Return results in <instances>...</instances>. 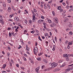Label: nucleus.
I'll list each match as a JSON object with an SVG mask.
<instances>
[{
  "mask_svg": "<svg viewBox=\"0 0 73 73\" xmlns=\"http://www.w3.org/2000/svg\"><path fill=\"white\" fill-rule=\"evenodd\" d=\"M58 65V64L55 62H53L51 64L50 68L52 69L56 67V66Z\"/></svg>",
  "mask_w": 73,
  "mask_h": 73,
  "instance_id": "f257e3e1",
  "label": "nucleus"
},
{
  "mask_svg": "<svg viewBox=\"0 0 73 73\" xmlns=\"http://www.w3.org/2000/svg\"><path fill=\"white\" fill-rule=\"evenodd\" d=\"M34 52L35 54H36V53H38V48L37 47H35L34 50Z\"/></svg>",
  "mask_w": 73,
  "mask_h": 73,
  "instance_id": "f03ea898",
  "label": "nucleus"
},
{
  "mask_svg": "<svg viewBox=\"0 0 73 73\" xmlns=\"http://www.w3.org/2000/svg\"><path fill=\"white\" fill-rule=\"evenodd\" d=\"M73 66H71L70 67L68 68L67 69H66L65 70V71L66 72H68L69 71H70V70H73Z\"/></svg>",
  "mask_w": 73,
  "mask_h": 73,
  "instance_id": "7ed1b4c3",
  "label": "nucleus"
},
{
  "mask_svg": "<svg viewBox=\"0 0 73 73\" xmlns=\"http://www.w3.org/2000/svg\"><path fill=\"white\" fill-rule=\"evenodd\" d=\"M53 20L55 23H58V20L57 18H54L53 19Z\"/></svg>",
  "mask_w": 73,
  "mask_h": 73,
  "instance_id": "20e7f679",
  "label": "nucleus"
},
{
  "mask_svg": "<svg viewBox=\"0 0 73 73\" xmlns=\"http://www.w3.org/2000/svg\"><path fill=\"white\" fill-rule=\"evenodd\" d=\"M6 66L7 64H4L1 67V68L3 69V70L5 69V67H6Z\"/></svg>",
  "mask_w": 73,
  "mask_h": 73,
  "instance_id": "39448f33",
  "label": "nucleus"
},
{
  "mask_svg": "<svg viewBox=\"0 0 73 73\" xmlns=\"http://www.w3.org/2000/svg\"><path fill=\"white\" fill-rule=\"evenodd\" d=\"M43 21H44L43 20L40 19L38 21V23H39V24H42V23H43Z\"/></svg>",
  "mask_w": 73,
  "mask_h": 73,
  "instance_id": "423d86ee",
  "label": "nucleus"
},
{
  "mask_svg": "<svg viewBox=\"0 0 73 73\" xmlns=\"http://www.w3.org/2000/svg\"><path fill=\"white\" fill-rule=\"evenodd\" d=\"M0 23L2 24L3 25L4 24V22L3 21V20L1 19H0Z\"/></svg>",
  "mask_w": 73,
  "mask_h": 73,
  "instance_id": "0eeeda50",
  "label": "nucleus"
},
{
  "mask_svg": "<svg viewBox=\"0 0 73 73\" xmlns=\"http://www.w3.org/2000/svg\"><path fill=\"white\" fill-rule=\"evenodd\" d=\"M40 69V66L36 68L35 69V71L37 73H38V70L39 69Z\"/></svg>",
  "mask_w": 73,
  "mask_h": 73,
  "instance_id": "6e6552de",
  "label": "nucleus"
},
{
  "mask_svg": "<svg viewBox=\"0 0 73 73\" xmlns=\"http://www.w3.org/2000/svg\"><path fill=\"white\" fill-rule=\"evenodd\" d=\"M33 22H35L36 20V19L35 18V16L33 15Z\"/></svg>",
  "mask_w": 73,
  "mask_h": 73,
  "instance_id": "1a4fd4ad",
  "label": "nucleus"
},
{
  "mask_svg": "<svg viewBox=\"0 0 73 73\" xmlns=\"http://www.w3.org/2000/svg\"><path fill=\"white\" fill-rule=\"evenodd\" d=\"M14 20L15 21H18L19 20V18L17 17H15L14 18Z\"/></svg>",
  "mask_w": 73,
  "mask_h": 73,
  "instance_id": "9d476101",
  "label": "nucleus"
},
{
  "mask_svg": "<svg viewBox=\"0 0 73 73\" xmlns=\"http://www.w3.org/2000/svg\"><path fill=\"white\" fill-rule=\"evenodd\" d=\"M7 11L8 12H11V7H9L8 8V9H7Z\"/></svg>",
  "mask_w": 73,
  "mask_h": 73,
  "instance_id": "9b49d317",
  "label": "nucleus"
},
{
  "mask_svg": "<svg viewBox=\"0 0 73 73\" xmlns=\"http://www.w3.org/2000/svg\"><path fill=\"white\" fill-rule=\"evenodd\" d=\"M66 65V63H64L63 64L62 66H60V68H62V67H64V66H65Z\"/></svg>",
  "mask_w": 73,
  "mask_h": 73,
  "instance_id": "f8f14e48",
  "label": "nucleus"
},
{
  "mask_svg": "<svg viewBox=\"0 0 73 73\" xmlns=\"http://www.w3.org/2000/svg\"><path fill=\"white\" fill-rule=\"evenodd\" d=\"M58 69L56 68L53 70V72H57V71H58Z\"/></svg>",
  "mask_w": 73,
  "mask_h": 73,
  "instance_id": "ddd939ff",
  "label": "nucleus"
},
{
  "mask_svg": "<svg viewBox=\"0 0 73 73\" xmlns=\"http://www.w3.org/2000/svg\"><path fill=\"white\" fill-rule=\"evenodd\" d=\"M64 57H68V55L67 54H64L63 55Z\"/></svg>",
  "mask_w": 73,
  "mask_h": 73,
  "instance_id": "4468645a",
  "label": "nucleus"
},
{
  "mask_svg": "<svg viewBox=\"0 0 73 73\" xmlns=\"http://www.w3.org/2000/svg\"><path fill=\"white\" fill-rule=\"evenodd\" d=\"M36 60H38V61H41V58L40 57H39L37 58H36Z\"/></svg>",
  "mask_w": 73,
  "mask_h": 73,
  "instance_id": "2eb2a0df",
  "label": "nucleus"
},
{
  "mask_svg": "<svg viewBox=\"0 0 73 73\" xmlns=\"http://www.w3.org/2000/svg\"><path fill=\"white\" fill-rule=\"evenodd\" d=\"M43 62H46V63H47L48 62V61H46V60L45 59H43Z\"/></svg>",
  "mask_w": 73,
  "mask_h": 73,
  "instance_id": "dca6fc26",
  "label": "nucleus"
},
{
  "mask_svg": "<svg viewBox=\"0 0 73 73\" xmlns=\"http://www.w3.org/2000/svg\"><path fill=\"white\" fill-rule=\"evenodd\" d=\"M55 48H56V46L54 45L53 46V48L52 49V50L53 51H54L55 50Z\"/></svg>",
  "mask_w": 73,
  "mask_h": 73,
  "instance_id": "f3484780",
  "label": "nucleus"
},
{
  "mask_svg": "<svg viewBox=\"0 0 73 73\" xmlns=\"http://www.w3.org/2000/svg\"><path fill=\"white\" fill-rule=\"evenodd\" d=\"M42 54H43V53L40 52L38 54V56H41V55H42Z\"/></svg>",
  "mask_w": 73,
  "mask_h": 73,
  "instance_id": "a211bd4d",
  "label": "nucleus"
},
{
  "mask_svg": "<svg viewBox=\"0 0 73 73\" xmlns=\"http://www.w3.org/2000/svg\"><path fill=\"white\" fill-rule=\"evenodd\" d=\"M3 5L4 7H6V5L5 4V3H3Z\"/></svg>",
  "mask_w": 73,
  "mask_h": 73,
  "instance_id": "6ab92c4d",
  "label": "nucleus"
},
{
  "mask_svg": "<svg viewBox=\"0 0 73 73\" xmlns=\"http://www.w3.org/2000/svg\"><path fill=\"white\" fill-rule=\"evenodd\" d=\"M69 34L70 35H73V33L72 31H70L69 33Z\"/></svg>",
  "mask_w": 73,
  "mask_h": 73,
  "instance_id": "aec40b11",
  "label": "nucleus"
},
{
  "mask_svg": "<svg viewBox=\"0 0 73 73\" xmlns=\"http://www.w3.org/2000/svg\"><path fill=\"white\" fill-rule=\"evenodd\" d=\"M13 14L10 15L9 16V17L10 18H12V17H13Z\"/></svg>",
  "mask_w": 73,
  "mask_h": 73,
  "instance_id": "412c9836",
  "label": "nucleus"
},
{
  "mask_svg": "<svg viewBox=\"0 0 73 73\" xmlns=\"http://www.w3.org/2000/svg\"><path fill=\"white\" fill-rule=\"evenodd\" d=\"M48 23H52V21L50 20H47Z\"/></svg>",
  "mask_w": 73,
  "mask_h": 73,
  "instance_id": "4be33fe9",
  "label": "nucleus"
},
{
  "mask_svg": "<svg viewBox=\"0 0 73 73\" xmlns=\"http://www.w3.org/2000/svg\"><path fill=\"white\" fill-rule=\"evenodd\" d=\"M47 6L48 9H50V5H49L48 4L47 5Z\"/></svg>",
  "mask_w": 73,
  "mask_h": 73,
  "instance_id": "5701e85b",
  "label": "nucleus"
},
{
  "mask_svg": "<svg viewBox=\"0 0 73 73\" xmlns=\"http://www.w3.org/2000/svg\"><path fill=\"white\" fill-rule=\"evenodd\" d=\"M68 45H72V42H69L68 43Z\"/></svg>",
  "mask_w": 73,
  "mask_h": 73,
  "instance_id": "b1692460",
  "label": "nucleus"
},
{
  "mask_svg": "<svg viewBox=\"0 0 73 73\" xmlns=\"http://www.w3.org/2000/svg\"><path fill=\"white\" fill-rule=\"evenodd\" d=\"M54 38L56 42H57V37H56V36Z\"/></svg>",
  "mask_w": 73,
  "mask_h": 73,
  "instance_id": "393cba45",
  "label": "nucleus"
},
{
  "mask_svg": "<svg viewBox=\"0 0 73 73\" xmlns=\"http://www.w3.org/2000/svg\"><path fill=\"white\" fill-rule=\"evenodd\" d=\"M48 35V33H45V37H46V36H47Z\"/></svg>",
  "mask_w": 73,
  "mask_h": 73,
  "instance_id": "a878e982",
  "label": "nucleus"
},
{
  "mask_svg": "<svg viewBox=\"0 0 73 73\" xmlns=\"http://www.w3.org/2000/svg\"><path fill=\"white\" fill-rule=\"evenodd\" d=\"M39 35V34H35L34 36H38Z\"/></svg>",
  "mask_w": 73,
  "mask_h": 73,
  "instance_id": "bb28decb",
  "label": "nucleus"
},
{
  "mask_svg": "<svg viewBox=\"0 0 73 73\" xmlns=\"http://www.w3.org/2000/svg\"><path fill=\"white\" fill-rule=\"evenodd\" d=\"M66 60H67V61H69V58L67 57L66 58Z\"/></svg>",
  "mask_w": 73,
  "mask_h": 73,
  "instance_id": "cd10ccee",
  "label": "nucleus"
},
{
  "mask_svg": "<svg viewBox=\"0 0 73 73\" xmlns=\"http://www.w3.org/2000/svg\"><path fill=\"white\" fill-rule=\"evenodd\" d=\"M73 11V9H69L68 11L69 12H70L71 11Z\"/></svg>",
  "mask_w": 73,
  "mask_h": 73,
  "instance_id": "c85d7f7f",
  "label": "nucleus"
},
{
  "mask_svg": "<svg viewBox=\"0 0 73 73\" xmlns=\"http://www.w3.org/2000/svg\"><path fill=\"white\" fill-rule=\"evenodd\" d=\"M38 38L39 40L40 41H42V39H41V38H40V36H38Z\"/></svg>",
  "mask_w": 73,
  "mask_h": 73,
  "instance_id": "c756f323",
  "label": "nucleus"
},
{
  "mask_svg": "<svg viewBox=\"0 0 73 73\" xmlns=\"http://www.w3.org/2000/svg\"><path fill=\"white\" fill-rule=\"evenodd\" d=\"M52 13L53 16H55V14L54 13V11H52Z\"/></svg>",
  "mask_w": 73,
  "mask_h": 73,
  "instance_id": "7c9ffc66",
  "label": "nucleus"
},
{
  "mask_svg": "<svg viewBox=\"0 0 73 73\" xmlns=\"http://www.w3.org/2000/svg\"><path fill=\"white\" fill-rule=\"evenodd\" d=\"M35 31H31V33H35Z\"/></svg>",
  "mask_w": 73,
  "mask_h": 73,
  "instance_id": "2f4dec72",
  "label": "nucleus"
},
{
  "mask_svg": "<svg viewBox=\"0 0 73 73\" xmlns=\"http://www.w3.org/2000/svg\"><path fill=\"white\" fill-rule=\"evenodd\" d=\"M7 2L9 3H11V0H7Z\"/></svg>",
  "mask_w": 73,
  "mask_h": 73,
  "instance_id": "473e14b6",
  "label": "nucleus"
},
{
  "mask_svg": "<svg viewBox=\"0 0 73 73\" xmlns=\"http://www.w3.org/2000/svg\"><path fill=\"white\" fill-rule=\"evenodd\" d=\"M50 26L51 27H52V28H53V23L50 25Z\"/></svg>",
  "mask_w": 73,
  "mask_h": 73,
  "instance_id": "72a5a7b5",
  "label": "nucleus"
},
{
  "mask_svg": "<svg viewBox=\"0 0 73 73\" xmlns=\"http://www.w3.org/2000/svg\"><path fill=\"white\" fill-rule=\"evenodd\" d=\"M20 68L23 70H24V69H25V68L23 67H21Z\"/></svg>",
  "mask_w": 73,
  "mask_h": 73,
  "instance_id": "f704fd0d",
  "label": "nucleus"
},
{
  "mask_svg": "<svg viewBox=\"0 0 73 73\" xmlns=\"http://www.w3.org/2000/svg\"><path fill=\"white\" fill-rule=\"evenodd\" d=\"M9 37H11V36H12V34H11V33H9Z\"/></svg>",
  "mask_w": 73,
  "mask_h": 73,
  "instance_id": "c9c22d12",
  "label": "nucleus"
},
{
  "mask_svg": "<svg viewBox=\"0 0 73 73\" xmlns=\"http://www.w3.org/2000/svg\"><path fill=\"white\" fill-rule=\"evenodd\" d=\"M61 9V7L60 6H59L58 7V10H60Z\"/></svg>",
  "mask_w": 73,
  "mask_h": 73,
  "instance_id": "e433bc0d",
  "label": "nucleus"
},
{
  "mask_svg": "<svg viewBox=\"0 0 73 73\" xmlns=\"http://www.w3.org/2000/svg\"><path fill=\"white\" fill-rule=\"evenodd\" d=\"M69 56H71V57H73V54H70L68 55Z\"/></svg>",
  "mask_w": 73,
  "mask_h": 73,
  "instance_id": "4c0bfd02",
  "label": "nucleus"
},
{
  "mask_svg": "<svg viewBox=\"0 0 73 73\" xmlns=\"http://www.w3.org/2000/svg\"><path fill=\"white\" fill-rule=\"evenodd\" d=\"M23 58L24 59V61H27V59L25 58L24 57H23Z\"/></svg>",
  "mask_w": 73,
  "mask_h": 73,
  "instance_id": "58836bf2",
  "label": "nucleus"
},
{
  "mask_svg": "<svg viewBox=\"0 0 73 73\" xmlns=\"http://www.w3.org/2000/svg\"><path fill=\"white\" fill-rule=\"evenodd\" d=\"M29 22L30 24H32V21L31 20H29Z\"/></svg>",
  "mask_w": 73,
  "mask_h": 73,
  "instance_id": "ea45409f",
  "label": "nucleus"
},
{
  "mask_svg": "<svg viewBox=\"0 0 73 73\" xmlns=\"http://www.w3.org/2000/svg\"><path fill=\"white\" fill-rule=\"evenodd\" d=\"M9 64H10V66H11V67L12 66V63H11V62H10Z\"/></svg>",
  "mask_w": 73,
  "mask_h": 73,
  "instance_id": "a19ab883",
  "label": "nucleus"
},
{
  "mask_svg": "<svg viewBox=\"0 0 73 73\" xmlns=\"http://www.w3.org/2000/svg\"><path fill=\"white\" fill-rule=\"evenodd\" d=\"M68 26L69 27H72V24H70Z\"/></svg>",
  "mask_w": 73,
  "mask_h": 73,
  "instance_id": "79ce46f5",
  "label": "nucleus"
},
{
  "mask_svg": "<svg viewBox=\"0 0 73 73\" xmlns=\"http://www.w3.org/2000/svg\"><path fill=\"white\" fill-rule=\"evenodd\" d=\"M25 32H27V30H25L24 31V34H25Z\"/></svg>",
  "mask_w": 73,
  "mask_h": 73,
  "instance_id": "37998d69",
  "label": "nucleus"
},
{
  "mask_svg": "<svg viewBox=\"0 0 73 73\" xmlns=\"http://www.w3.org/2000/svg\"><path fill=\"white\" fill-rule=\"evenodd\" d=\"M16 66L17 67H19V65L18 64H16Z\"/></svg>",
  "mask_w": 73,
  "mask_h": 73,
  "instance_id": "c03bdc74",
  "label": "nucleus"
},
{
  "mask_svg": "<svg viewBox=\"0 0 73 73\" xmlns=\"http://www.w3.org/2000/svg\"><path fill=\"white\" fill-rule=\"evenodd\" d=\"M58 62L59 63H61V62H62V60H60Z\"/></svg>",
  "mask_w": 73,
  "mask_h": 73,
  "instance_id": "a18cd8bd",
  "label": "nucleus"
},
{
  "mask_svg": "<svg viewBox=\"0 0 73 73\" xmlns=\"http://www.w3.org/2000/svg\"><path fill=\"white\" fill-rule=\"evenodd\" d=\"M2 73H6V71H2Z\"/></svg>",
  "mask_w": 73,
  "mask_h": 73,
  "instance_id": "49530a36",
  "label": "nucleus"
},
{
  "mask_svg": "<svg viewBox=\"0 0 73 73\" xmlns=\"http://www.w3.org/2000/svg\"><path fill=\"white\" fill-rule=\"evenodd\" d=\"M45 67V66L43 65L42 66V69H44V68Z\"/></svg>",
  "mask_w": 73,
  "mask_h": 73,
  "instance_id": "de8ad7c7",
  "label": "nucleus"
},
{
  "mask_svg": "<svg viewBox=\"0 0 73 73\" xmlns=\"http://www.w3.org/2000/svg\"><path fill=\"white\" fill-rule=\"evenodd\" d=\"M44 9H47V7L45 6V5H44Z\"/></svg>",
  "mask_w": 73,
  "mask_h": 73,
  "instance_id": "09e8293b",
  "label": "nucleus"
},
{
  "mask_svg": "<svg viewBox=\"0 0 73 73\" xmlns=\"http://www.w3.org/2000/svg\"><path fill=\"white\" fill-rule=\"evenodd\" d=\"M41 18L42 19H44V17L43 16H41Z\"/></svg>",
  "mask_w": 73,
  "mask_h": 73,
  "instance_id": "8fccbe9b",
  "label": "nucleus"
},
{
  "mask_svg": "<svg viewBox=\"0 0 73 73\" xmlns=\"http://www.w3.org/2000/svg\"><path fill=\"white\" fill-rule=\"evenodd\" d=\"M62 4L63 5H64V6H65V5H66V4H65V3L63 2L62 3Z\"/></svg>",
  "mask_w": 73,
  "mask_h": 73,
  "instance_id": "3c124183",
  "label": "nucleus"
},
{
  "mask_svg": "<svg viewBox=\"0 0 73 73\" xmlns=\"http://www.w3.org/2000/svg\"><path fill=\"white\" fill-rule=\"evenodd\" d=\"M8 49H9V50H11V47H9L8 48Z\"/></svg>",
  "mask_w": 73,
  "mask_h": 73,
  "instance_id": "603ef678",
  "label": "nucleus"
},
{
  "mask_svg": "<svg viewBox=\"0 0 73 73\" xmlns=\"http://www.w3.org/2000/svg\"><path fill=\"white\" fill-rule=\"evenodd\" d=\"M21 12V11L20 10H19L18 12V13H20Z\"/></svg>",
  "mask_w": 73,
  "mask_h": 73,
  "instance_id": "864d4df0",
  "label": "nucleus"
},
{
  "mask_svg": "<svg viewBox=\"0 0 73 73\" xmlns=\"http://www.w3.org/2000/svg\"><path fill=\"white\" fill-rule=\"evenodd\" d=\"M24 55L25 56V57H27V54H24Z\"/></svg>",
  "mask_w": 73,
  "mask_h": 73,
  "instance_id": "5fc2aeb1",
  "label": "nucleus"
},
{
  "mask_svg": "<svg viewBox=\"0 0 73 73\" xmlns=\"http://www.w3.org/2000/svg\"><path fill=\"white\" fill-rule=\"evenodd\" d=\"M25 22L26 24H27V20H25Z\"/></svg>",
  "mask_w": 73,
  "mask_h": 73,
  "instance_id": "6e6d98bb",
  "label": "nucleus"
},
{
  "mask_svg": "<svg viewBox=\"0 0 73 73\" xmlns=\"http://www.w3.org/2000/svg\"><path fill=\"white\" fill-rule=\"evenodd\" d=\"M53 27H55L56 25L55 23H53Z\"/></svg>",
  "mask_w": 73,
  "mask_h": 73,
  "instance_id": "4d7b16f0",
  "label": "nucleus"
},
{
  "mask_svg": "<svg viewBox=\"0 0 73 73\" xmlns=\"http://www.w3.org/2000/svg\"><path fill=\"white\" fill-rule=\"evenodd\" d=\"M17 29H15V31L16 32H18V30H17Z\"/></svg>",
  "mask_w": 73,
  "mask_h": 73,
  "instance_id": "13d9d810",
  "label": "nucleus"
},
{
  "mask_svg": "<svg viewBox=\"0 0 73 73\" xmlns=\"http://www.w3.org/2000/svg\"><path fill=\"white\" fill-rule=\"evenodd\" d=\"M54 30H55V31H56V33H57V32H58L57 29H55Z\"/></svg>",
  "mask_w": 73,
  "mask_h": 73,
  "instance_id": "bf43d9fd",
  "label": "nucleus"
},
{
  "mask_svg": "<svg viewBox=\"0 0 73 73\" xmlns=\"http://www.w3.org/2000/svg\"><path fill=\"white\" fill-rule=\"evenodd\" d=\"M66 8L67 9H68L69 8V6L68 5H67L66 6Z\"/></svg>",
  "mask_w": 73,
  "mask_h": 73,
  "instance_id": "052dcab7",
  "label": "nucleus"
},
{
  "mask_svg": "<svg viewBox=\"0 0 73 73\" xmlns=\"http://www.w3.org/2000/svg\"><path fill=\"white\" fill-rule=\"evenodd\" d=\"M59 40L60 42H61V39L59 38Z\"/></svg>",
  "mask_w": 73,
  "mask_h": 73,
  "instance_id": "680f3d73",
  "label": "nucleus"
},
{
  "mask_svg": "<svg viewBox=\"0 0 73 73\" xmlns=\"http://www.w3.org/2000/svg\"><path fill=\"white\" fill-rule=\"evenodd\" d=\"M65 43H66V44H68V41L66 40V41Z\"/></svg>",
  "mask_w": 73,
  "mask_h": 73,
  "instance_id": "e2e57ef3",
  "label": "nucleus"
},
{
  "mask_svg": "<svg viewBox=\"0 0 73 73\" xmlns=\"http://www.w3.org/2000/svg\"><path fill=\"white\" fill-rule=\"evenodd\" d=\"M67 48H68V49H70V46H69V45H68V46Z\"/></svg>",
  "mask_w": 73,
  "mask_h": 73,
  "instance_id": "0e129e2a",
  "label": "nucleus"
},
{
  "mask_svg": "<svg viewBox=\"0 0 73 73\" xmlns=\"http://www.w3.org/2000/svg\"><path fill=\"white\" fill-rule=\"evenodd\" d=\"M9 21H13V20L12 19H9Z\"/></svg>",
  "mask_w": 73,
  "mask_h": 73,
  "instance_id": "69168bd1",
  "label": "nucleus"
},
{
  "mask_svg": "<svg viewBox=\"0 0 73 73\" xmlns=\"http://www.w3.org/2000/svg\"><path fill=\"white\" fill-rule=\"evenodd\" d=\"M72 7H73V5L70 6V8H72Z\"/></svg>",
  "mask_w": 73,
  "mask_h": 73,
  "instance_id": "338daca9",
  "label": "nucleus"
},
{
  "mask_svg": "<svg viewBox=\"0 0 73 73\" xmlns=\"http://www.w3.org/2000/svg\"><path fill=\"white\" fill-rule=\"evenodd\" d=\"M49 33H50V35L51 36H52V32H50Z\"/></svg>",
  "mask_w": 73,
  "mask_h": 73,
  "instance_id": "774afa93",
  "label": "nucleus"
}]
</instances>
